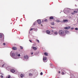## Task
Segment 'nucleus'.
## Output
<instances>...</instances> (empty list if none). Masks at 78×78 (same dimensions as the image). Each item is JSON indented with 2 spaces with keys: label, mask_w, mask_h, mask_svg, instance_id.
<instances>
[{
  "label": "nucleus",
  "mask_w": 78,
  "mask_h": 78,
  "mask_svg": "<svg viewBox=\"0 0 78 78\" xmlns=\"http://www.w3.org/2000/svg\"><path fill=\"white\" fill-rule=\"evenodd\" d=\"M58 34L61 36H65L66 34L64 33V32L62 30H60L59 31Z\"/></svg>",
  "instance_id": "f257e3e1"
},
{
  "label": "nucleus",
  "mask_w": 78,
  "mask_h": 78,
  "mask_svg": "<svg viewBox=\"0 0 78 78\" xmlns=\"http://www.w3.org/2000/svg\"><path fill=\"white\" fill-rule=\"evenodd\" d=\"M76 10V11H73V12H72L71 14H75V13H77V12H78V9H77Z\"/></svg>",
  "instance_id": "f03ea898"
},
{
  "label": "nucleus",
  "mask_w": 78,
  "mask_h": 78,
  "mask_svg": "<svg viewBox=\"0 0 78 78\" xmlns=\"http://www.w3.org/2000/svg\"><path fill=\"white\" fill-rule=\"evenodd\" d=\"M47 57H46L43 56V61L44 62H45L46 61H47Z\"/></svg>",
  "instance_id": "7ed1b4c3"
},
{
  "label": "nucleus",
  "mask_w": 78,
  "mask_h": 78,
  "mask_svg": "<svg viewBox=\"0 0 78 78\" xmlns=\"http://www.w3.org/2000/svg\"><path fill=\"white\" fill-rule=\"evenodd\" d=\"M24 59H27L29 58V57L27 55H24Z\"/></svg>",
  "instance_id": "20e7f679"
},
{
  "label": "nucleus",
  "mask_w": 78,
  "mask_h": 78,
  "mask_svg": "<svg viewBox=\"0 0 78 78\" xmlns=\"http://www.w3.org/2000/svg\"><path fill=\"white\" fill-rule=\"evenodd\" d=\"M37 22L39 24H41V20H37Z\"/></svg>",
  "instance_id": "39448f33"
},
{
  "label": "nucleus",
  "mask_w": 78,
  "mask_h": 78,
  "mask_svg": "<svg viewBox=\"0 0 78 78\" xmlns=\"http://www.w3.org/2000/svg\"><path fill=\"white\" fill-rule=\"evenodd\" d=\"M16 56H20V54H18V53H17L15 54Z\"/></svg>",
  "instance_id": "423d86ee"
},
{
  "label": "nucleus",
  "mask_w": 78,
  "mask_h": 78,
  "mask_svg": "<svg viewBox=\"0 0 78 78\" xmlns=\"http://www.w3.org/2000/svg\"><path fill=\"white\" fill-rule=\"evenodd\" d=\"M65 30H69L70 29V27L69 26L68 27H66L64 28Z\"/></svg>",
  "instance_id": "0eeeda50"
},
{
  "label": "nucleus",
  "mask_w": 78,
  "mask_h": 78,
  "mask_svg": "<svg viewBox=\"0 0 78 78\" xmlns=\"http://www.w3.org/2000/svg\"><path fill=\"white\" fill-rule=\"evenodd\" d=\"M69 22V20H63V22L64 23H65V22Z\"/></svg>",
  "instance_id": "6e6552de"
},
{
  "label": "nucleus",
  "mask_w": 78,
  "mask_h": 78,
  "mask_svg": "<svg viewBox=\"0 0 78 78\" xmlns=\"http://www.w3.org/2000/svg\"><path fill=\"white\" fill-rule=\"evenodd\" d=\"M3 36V34L0 33V38H2Z\"/></svg>",
  "instance_id": "1a4fd4ad"
},
{
  "label": "nucleus",
  "mask_w": 78,
  "mask_h": 78,
  "mask_svg": "<svg viewBox=\"0 0 78 78\" xmlns=\"http://www.w3.org/2000/svg\"><path fill=\"white\" fill-rule=\"evenodd\" d=\"M12 48L13 50H17V48L15 47H13Z\"/></svg>",
  "instance_id": "9d476101"
},
{
  "label": "nucleus",
  "mask_w": 78,
  "mask_h": 78,
  "mask_svg": "<svg viewBox=\"0 0 78 78\" xmlns=\"http://www.w3.org/2000/svg\"><path fill=\"white\" fill-rule=\"evenodd\" d=\"M10 71L12 72V73H14V72H15V70L14 69H11Z\"/></svg>",
  "instance_id": "9b49d317"
},
{
  "label": "nucleus",
  "mask_w": 78,
  "mask_h": 78,
  "mask_svg": "<svg viewBox=\"0 0 78 78\" xmlns=\"http://www.w3.org/2000/svg\"><path fill=\"white\" fill-rule=\"evenodd\" d=\"M53 19H54V17L53 16H51L49 17L50 20H53Z\"/></svg>",
  "instance_id": "f8f14e48"
},
{
  "label": "nucleus",
  "mask_w": 78,
  "mask_h": 78,
  "mask_svg": "<svg viewBox=\"0 0 78 78\" xmlns=\"http://www.w3.org/2000/svg\"><path fill=\"white\" fill-rule=\"evenodd\" d=\"M44 55H45V56H48V53H47V52L44 53Z\"/></svg>",
  "instance_id": "ddd939ff"
},
{
  "label": "nucleus",
  "mask_w": 78,
  "mask_h": 78,
  "mask_svg": "<svg viewBox=\"0 0 78 78\" xmlns=\"http://www.w3.org/2000/svg\"><path fill=\"white\" fill-rule=\"evenodd\" d=\"M47 34H50V31L48 30H47L46 31Z\"/></svg>",
  "instance_id": "4468645a"
},
{
  "label": "nucleus",
  "mask_w": 78,
  "mask_h": 78,
  "mask_svg": "<svg viewBox=\"0 0 78 78\" xmlns=\"http://www.w3.org/2000/svg\"><path fill=\"white\" fill-rule=\"evenodd\" d=\"M54 34L55 35H57L58 34V33L57 32L55 31L54 32Z\"/></svg>",
  "instance_id": "2eb2a0df"
},
{
  "label": "nucleus",
  "mask_w": 78,
  "mask_h": 78,
  "mask_svg": "<svg viewBox=\"0 0 78 78\" xmlns=\"http://www.w3.org/2000/svg\"><path fill=\"white\" fill-rule=\"evenodd\" d=\"M12 56L13 57L15 56H16V54H14V53H13L12 54Z\"/></svg>",
  "instance_id": "dca6fc26"
},
{
  "label": "nucleus",
  "mask_w": 78,
  "mask_h": 78,
  "mask_svg": "<svg viewBox=\"0 0 78 78\" xmlns=\"http://www.w3.org/2000/svg\"><path fill=\"white\" fill-rule=\"evenodd\" d=\"M33 48L34 50H37V48L35 47H33Z\"/></svg>",
  "instance_id": "f3484780"
},
{
  "label": "nucleus",
  "mask_w": 78,
  "mask_h": 78,
  "mask_svg": "<svg viewBox=\"0 0 78 78\" xmlns=\"http://www.w3.org/2000/svg\"><path fill=\"white\" fill-rule=\"evenodd\" d=\"M33 75V74L32 73H29V76H31Z\"/></svg>",
  "instance_id": "a211bd4d"
},
{
  "label": "nucleus",
  "mask_w": 78,
  "mask_h": 78,
  "mask_svg": "<svg viewBox=\"0 0 78 78\" xmlns=\"http://www.w3.org/2000/svg\"><path fill=\"white\" fill-rule=\"evenodd\" d=\"M50 66L51 67H52V66H53V64H52L51 63H50Z\"/></svg>",
  "instance_id": "6ab92c4d"
},
{
  "label": "nucleus",
  "mask_w": 78,
  "mask_h": 78,
  "mask_svg": "<svg viewBox=\"0 0 78 78\" xmlns=\"http://www.w3.org/2000/svg\"><path fill=\"white\" fill-rule=\"evenodd\" d=\"M20 77H21V78H23V75L22 74H21V75H20Z\"/></svg>",
  "instance_id": "aec40b11"
},
{
  "label": "nucleus",
  "mask_w": 78,
  "mask_h": 78,
  "mask_svg": "<svg viewBox=\"0 0 78 78\" xmlns=\"http://www.w3.org/2000/svg\"><path fill=\"white\" fill-rule=\"evenodd\" d=\"M51 25H55V23L54 22H52V23H51Z\"/></svg>",
  "instance_id": "412c9836"
},
{
  "label": "nucleus",
  "mask_w": 78,
  "mask_h": 78,
  "mask_svg": "<svg viewBox=\"0 0 78 78\" xmlns=\"http://www.w3.org/2000/svg\"><path fill=\"white\" fill-rule=\"evenodd\" d=\"M56 21L57 22H60V21H59V20H56Z\"/></svg>",
  "instance_id": "4be33fe9"
},
{
  "label": "nucleus",
  "mask_w": 78,
  "mask_h": 78,
  "mask_svg": "<svg viewBox=\"0 0 78 78\" xmlns=\"http://www.w3.org/2000/svg\"><path fill=\"white\" fill-rule=\"evenodd\" d=\"M47 21H48V20L47 19H45L44 20V22H47Z\"/></svg>",
  "instance_id": "5701e85b"
},
{
  "label": "nucleus",
  "mask_w": 78,
  "mask_h": 78,
  "mask_svg": "<svg viewBox=\"0 0 78 78\" xmlns=\"http://www.w3.org/2000/svg\"><path fill=\"white\" fill-rule=\"evenodd\" d=\"M36 41H37V42H38V43H39V40H37Z\"/></svg>",
  "instance_id": "b1692460"
},
{
  "label": "nucleus",
  "mask_w": 78,
  "mask_h": 78,
  "mask_svg": "<svg viewBox=\"0 0 78 78\" xmlns=\"http://www.w3.org/2000/svg\"><path fill=\"white\" fill-rule=\"evenodd\" d=\"M20 47L21 50H22V49H23V47H22V46H20Z\"/></svg>",
  "instance_id": "393cba45"
},
{
  "label": "nucleus",
  "mask_w": 78,
  "mask_h": 78,
  "mask_svg": "<svg viewBox=\"0 0 78 78\" xmlns=\"http://www.w3.org/2000/svg\"><path fill=\"white\" fill-rule=\"evenodd\" d=\"M34 30V29L31 28L30 29V31H32V30Z\"/></svg>",
  "instance_id": "a878e982"
},
{
  "label": "nucleus",
  "mask_w": 78,
  "mask_h": 78,
  "mask_svg": "<svg viewBox=\"0 0 78 78\" xmlns=\"http://www.w3.org/2000/svg\"><path fill=\"white\" fill-rule=\"evenodd\" d=\"M62 75H64V73L63 72H62Z\"/></svg>",
  "instance_id": "bb28decb"
},
{
  "label": "nucleus",
  "mask_w": 78,
  "mask_h": 78,
  "mask_svg": "<svg viewBox=\"0 0 78 78\" xmlns=\"http://www.w3.org/2000/svg\"><path fill=\"white\" fill-rule=\"evenodd\" d=\"M43 74V73H42V72H41V73H40V75H42Z\"/></svg>",
  "instance_id": "cd10ccee"
},
{
  "label": "nucleus",
  "mask_w": 78,
  "mask_h": 78,
  "mask_svg": "<svg viewBox=\"0 0 78 78\" xmlns=\"http://www.w3.org/2000/svg\"><path fill=\"white\" fill-rule=\"evenodd\" d=\"M73 29H74V28L73 27L71 29V30H73Z\"/></svg>",
  "instance_id": "c85d7f7f"
},
{
  "label": "nucleus",
  "mask_w": 78,
  "mask_h": 78,
  "mask_svg": "<svg viewBox=\"0 0 78 78\" xmlns=\"http://www.w3.org/2000/svg\"><path fill=\"white\" fill-rule=\"evenodd\" d=\"M75 30H78V28H75Z\"/></svg>",
  "instance_id": "c756f323"
},
{
  "label": "nucleus",
  "mask_w": 78,
  "mask_h": 78,
  "mask_svg": "<svg viewBox=\"0 0 78 78\" xmlns=\"http://www.w3.org/2000/svg\"><path fill=\"white\" fill-rule=\"evenodd\" d=\"M29 41H30V42L32 43V41H31V40H29Z\"/></svg>",
  "instance_id": "7c9ffc66"
},
{
  "label": "nucleus",
  "mask_w": 78,
  "mask_h": 78,
  "mask_svg": "<svg viewBox=\"0 0 78 78\" xmlns=\"http://www.w3.org/2000/svg\"><path fill=\"white\" fill-rule=\"evenodd\" d=\"M1 77L2 78H3V76H2V75H1Z\"/></svg>",
  "instance_id": "2f4dec72"
},
{
  "label": "nucleus",
  "mask_w": 78,
  "mask_h": 78,
  "mask_svg": "<svg viewBox=\"0 0 78 78\" xmlns=\"http://www.w3.org/2000/svg\"><path fill=\"white\" fill-rule=\"evenodd\" d=\"M3 45H5V43H3Z\"/></svg>",
  "instance_id": "473e14b6"
},
{
  "label": "nucleus",
  "mask_w": 78,
  "mask_h": 78,
  "mask_svg": "<svg viewBox=\"0 0 78 78\" xmlns=\"http://www.w3.org/2000/svg\"><path fill=\"white\" fill-rule=\"evenodd\" d=\"M4 65H5V64H4L3 65H2V67H3V66H4Z\"/></svg>",
  "instance_id": "72a5a7b5"
},
{
  "label": "nucleus",
  "mask_w": 78,
  "mask_h": 78,
  "mask_svg": "<svg viewBox=\"0 0 78 78\" xmlns=\"http://www.w3.org/2000/svg\"><path fill=\"white\" fill-rule=\"evenodd\" d=\"M10 77H11V76H9L8 77V78H10Z\"/></svg>",
  "instance_id": "f704fd0d"
},
{
  "label": "nucleus",
  "mask_w": 78,
  "mask_h": 78,
  "mask_svg": "<svg viewBox=\"0 0 78 78\" xmlns=\"http://www.w3.org/2000/svg\"><path fill=\"white\" fill-rule=\"evenodd\" d=\"M31 55H33V52H32L31 53Z\"/></svg>",
  "instance_id": "c9c22d12"
},
{
  "label": "nucleus",
  "mask_w": 78,
  "mask_h": 78,
  "mask_svg": "<svg viewBox=\"0 0 78 78\" xmlns=\"http://www.w3.org/2000/svg\"><path fill=\"white\" fill-rule=\"evenodd\" d=\"M60 72H60V71H59V72H58L59 73H60Z\"/></svg>",
  "instance_id": "e433bc0d"
},
{
  "label": "nucleus",
  "mask_w": 78,
  "mask_h": 78,
  "mask_svg": "<svg viewBox=\"0 0 78 78\" xmlns=\"http://www.w3.org/2000/svg\"><path fill=\"white\" fill-rule=\"evenodd\" d=\"M62 70H63V69L62 70Z\"/></svg>",
  "instance_id": "4c0bfd02"
},
{
  "label": "nucleus",
  "mask_w": 78,
  "mask_h": 78,
  "mask_svg": "<svg viewBox=\"0 0 78 78\" xmlns=\"http://www.w3.org/2000/svg\"><path fill=\"white\" fill-rule=\"evenodd\" d=\"M15 59H17V58L16 57Z\"/></svg>",
  "instance_id": "58836bf2"
},
{
  "label": "nucleus",
  "mask_w": 78,
  "mask_h": 78,
  "mask_svg": "<svg viewBox=\"0 0 78 78\" xmlns=\"http://www.w3.org/2000/svg\"><path fill=\"white\" fill-rule=\"evenodd\" d=\"M6 78H8V77H7Z\"/></svg>",
  "instance_id": "ea45409f"
},
{
  "label": "nucleus",
  "mask_w": 78,
  "mask_h": 78,
  "mask_svg": "<svg viewBox=\"0 0 78 78\" xmlns=\"http://www.w3.org/2000/svg\"><path fill=\"white\" fill-rule=\"evenodd\" d=\"M57 78H59V77H58Z\"/></svg>",
  "instance_id": "a19ab883"
}]
</instances>
